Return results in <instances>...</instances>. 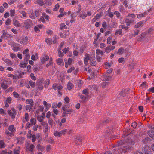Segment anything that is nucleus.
Here are the masks:
<instances>
[{"label": "nucleus", "mask_w": 154, "mask_h": 154, "mask_svg": "<svg viewBox=\"0 0 154 154\" xmlns=\"http://www.w3.org/2000/svg\"><path fill=\"white\" fill-rule=\"evenodd\" d=\"M131 147L127 146H123L122 148H121L118 150H115V149H114V152L113 151V154H121L122 153V151H123L124 153L128 151L129 150L131 149Z\"/></svg>", "instance_id": "1"}, {"label": "nucleus", "mask_w": 154, "mask_h": 154, "mask_svg": "<svg viewBox=\"0 0 154 154\" xmlns=\"http://www.w3.org/2000/svg\"><path fill=\"white\" fill-rule=\"evenodd\" d=\"M124 53L126 57H128L130 55V53L128 51L124 49H119L117 54L119 55L122 54Z\"/></svg>", "instance_id": "2"}, {"label": "nucleus", "mask_w": 154, "mask_h": 154, "mask_svg": "<svg viewBox=\"0 0 154 154\" xmlns=\"http://www.w3.org/2000/svg\"><path fill=\"white\" fill-rule=\"evenodd\" d=\"M53 88L55 90H57L58 93L61 95V93L60 92V90L62 88V87L60 85L57 84H54L53 85Z\"/></svg>", "instance_id": "3"}, {"label": "nucleus", "mask_w": 154, "mask_h": 154, "mask_svg": "<svg viewBox=\"0 0 154 154\" xmlns=\"http://www.w3.org/2000/svg\"><path fill=\"white\" fill-rule=\"evenodd\" d=\"M125 20L127 26L130 25L131 23L134 24V20L132 19L130 17H128V16L125 17Z\"/></svg>", "instance_id": "4"}, {"label": "nucleus", "mask_w": 154, "mask_h": 154, "mask_svg": "<svg viewBox=\"0 0 154 154\" xmlns=\"http://www.w3.org/2000/svg\"><path fill=\"white\" fill-rule=\"evenodd\" d=\"M2 82H1V85L2 88L6 89L8 88L7 82H8V79H3L1 80Z\"/></svg>", "instance_id": "5"}, {"label": "nucleus", "mask_w": 154, "mask_h": 154, "mask_svg": "<svg viewBox=\"0 0 154 154\" xmlns=\"http://www.w3.org/2000/svg\"><path fill=\"white\" fill-rule=\"evenodd\" d=\"M43 126V131L45 133H47L49 131V126L48 124L45 122H42L41 123Z\"/></svg>", "instance_id": "6"}, {"label": "nucleus", "mask_w": 154, "mask_h": 154, "mask_svg": "<svg viewBox=\"0 0 154 154\" xmlns=\"http://www.w3.org/2000/svg\"><path fill=\"white\" fill-rule=\"evenodd\" d=\"M96 54H97V61L100 62L102 59V58H101L100 56H99V55L100 54L101 56H102L103 55V52L100 50L97 49L96 50Z\"/></svg>", "instance_id": "7"}, {"label": "nucleus", "mask_w": 154, "mask_h": 154, "mask_svg": "<svg viewBox=\"0 0 154 154\" xmlns=\"http://www.w3.org/2000/svg\"><path fill=\"white\" fill-rule=\"evenodd\" d=\"M35 147V146L33 144L28 143L27 144L26 148L27 149L28 151L32 152L33 151Z\"/></svg>", "instance_id": "8"}, {"label": "nucleus", "mask_w": 154, "mask_h": 154, "mask_svg": "<svg viewBox=\"0 0 154 154\" xmlns=\"http://www.w3.org/2000/svg\"><path fill=\"white\" fill-rule=\"evenodd\" d=\"M64 60L65 63V66L66 68H67L69 66H71L73 62V60L71 58H69L68 60L65 59Z\"/></svg>", "instance_id": "9"}, {"label": "nucleus", "mask_w": 154, "mask_h": 154, "mask_svg": "<svg viewBox=\"0 0 154 154\" xmlns=\"http://www.w3.org/2000/svg\"><path fill=\"white\" fill-rule=\"evenodd\" d=\"M129 90L128 88H125L122 89L119 94L120 96L124 97L126 96V94H128Z\"/></svg>", "instance_id": "10"}, {"label": "nucleus", "mask_w": 154, "mask_h": 154, "mask_svg": "<svg viewBox=\"0 0 154 154\" xmlns=\"http://www.w3.org/2000/svg\"><path fill=\"white\" fill-rule=\"evenodd\" d=\"M32 24V21L29 19H27L25 21L24 26L25 28L28 29L30 27Z\"/></svg>", "instance_id": "11"}, {"label": "nucleus", "mask_w": 154, "mask_h": 154, "mask_svg": "<svg viewBox=\"0 0 154 154\" xmlns=\"http://www.w3.org/2000/svg\"><path fill=\"white\" fill-rule=\"evenodd\" d=\"M49 59V57L48 56L45 55L44 57H42L41 58V61L42 63L44 64L45 62L47 61Z\"/></svg>", "instance_id": "12"}, {"label": "nucleus", "mask_w": 154, "mask_h": 154, "mask_svg": "<svg viewBox=\"0 0 154 154\" xmlns=\"http://www.w3.org/2000/svg\"><path fill=\"white\" fill-rule=\"evenodd\" d=\"M108 75L106 74L103 75L102 79L104 81H109L111 79V77Z\"/></svg>", "instance_id": "13"}, {"label": "nucleus", "mask_w": 154, "mask_h": 154, "mask_svg": "<svg viewBox=\"0 0 154 154\" xmlns=\"http://www.w3.org/2000/svg\"><path fill=\"white\" fill-rule=\"evenodd\" d=\"M29 119V114L28 113H26L24 115V117L23 119V123H25L26 122H28Z\"/></svg>", "instance_id": "14"}, {"label": "nucleus", "mask_w": 154, "mask_h": 154, "mask_svg": "<svg viewBox=\"0 0 154 154\" xmlns=\"http://www.w3.org/2000/svg\"><path fill=\"white\" fill-rule=\"evenodd\" d=\"M90 57L88 54H86L85 57L84 58V62L85 64H87L89 60L90 61Z\"/></svg>", "instance_id": "15"}, {"label": "nucleus", "mask_w": 154, "mask_h": 154, "mask_svg": "<svg viewBox=\"0 0 154 154\" xmlns=\"http://www.w3.org/2000/svg\"><path fill=\"white\" fill-rule=\"evenodd\" d=\"M26 103L31 105V107H33V102L32 99H27L26 100Z\"/></svg>", "instance_id": "16"}, {"label": "nucleus", "mask_w": 154, "mask_h": 154, "mask_svg": "<svg viewBox=\"0 0 154 154\" xmlns=\"http://www.w3.org/2000/svg\"><path fill=\"white\" fill-rule=\"evenodd\" d=\"M57 63L59 65L63 64L64 62L63 59L62 58H58L56 60Z\"/></svg>", "instance_id": "17"}, {"label": "nucleus", "mask_w": 154, "mask_h": 154, "mask_svg": "<svg viewBox=\"0 0 154 154\" xmlns=\"http://www.w3.org/2000/svg\"><path fill=\"white\" fill-rule=\"evenodd\" d=\"M74 87V85L70 82H68L67 85V88L69 90H70Z\"/></svg>", "instance_id": "18"}, {"label": "nucleus", "mask_w": 154, "mask_h": 154, "mask_svg": "<svg viewBox=\"0 0 154 154\" xmlns=\"http://www.w3.org/2000/svg\"><path fill=\"white\" fill-rule=\"evenodd\" d=\"M8 129L12 133L15 131V129L14 128V126L13 125H10L8 128Z\"/></svg>", "instance_id": "19"}, {"label": "nucleus", "mask_w": 154, "mask_h": 154, "mask_svg": "<svg viewBox=\"0 0 154 154\" xmlns=\"http://www.w3.org/2000/svg\"><path fill=\"white\" fill-rule=\"evenodd\" d=\"M8 114L9 115L12 119H14L15 117V115L16 114L12 112L11 110H9L8 111Z\"/></svg>", "instance_id": "20"}, {"label": "nucleus", "mask_w": 154, "mask_h": 154, "mask_svg": "<svg viewBox=\"0 0 154 154\" xmlns=\"http://www.w3.org/2000/svg\"><path fill=\"white\" fill-rule=\"evenodd\" d=\"M13 24L16 27H19L21 26V25L19 23V22L16 20H13Z\"/></svg>", "instance_id": "21"}, {"label": "nucleus", "mask_w": 154, "mask_h": 154, "mask_svg": "<svg viewBox=\"0 0 154 154\" xmlns=\"http://www.w3.org/2000/svg\"><path fill=\"white\" fill-rule=\"evenodd\" d=\"M146 35V34L145 33H143L141 34L140 36H138L137 38V40L141 41L144 38V36Z\"/></svg>", "instance_id": "22"}, {"label": "nucleus", "mask_w": 154, "mask_h": 154, "mask_svg": "<svg viewBox=\"0 0 154 154\" xmlns=\"http://www.w3.org/2000/svg\"><path fill=\"white\" fill-rule=\"evenodd\" d=\"M146 35V34L145 33H143L141 34L140 36H138L137 38V40L141 41L144 38V36Z\"/></svg>", "instance_id": "23"}, {"label": "nucleus", "mask_w": 154, "mask_h": 154, "mask_svg": "<svg viewBox=\"0 0 154 154\" xmlns=\"http://www.w3.org/2000/svg\"><path fill=\"white\" fill-rule=\"evenodd\" d=\"M24 138L22 137H19L17 138V143L18 144H21L23 143Z\"/></svg>", "instance_id": "24"}, {"label": "nucleus", "mask_w": 154, "mask_h": 154, "mask_svg": "<svg viewBox=\"0 0 154 154\" xmlns=\"http://www.w3.org/2000/svg\"><path fill=\"white\" fill-rule=\"evenodd\" d=\"M38 58V54L37 53H35V55L33 54L31 56V59L33 60H36Z\"/></svg>", "instance_id": "25"}, {"label": "nucleus", "mask_w": 154, "mask_h": 154, "mask_svg": "<svg viewBox=\"0 0 154 154\" xmlns=\"http://www.w3.org/2000/svg\"><path fill=\"white\" fill-rule=\"evenodd\" d=\"M37 148L38 150L42 152L44 150L45 147L42 146L38 144L37 145Z\"/></svg>", "instance_id": "26"}, {"label": "nucleus", "mask_w": 154, "mask_h": 154, "mask_svg": "<svg viewBox=\"0 0 154 154\" xmlns=\"http://www.w3.org/2000/svg\"><path fill=\"white\" fill-rule=\"evenodd\" d=\"M28 38L27 37L19 40V42H20L21 44H24L25 42H26Z\"/></svg>", "instance_id": "27"}, {"label": "nucleus", "mask_w": 154, "mask_h": 154, "mask_svg": "<svg viewBox=\"0 0 154 154\" xmlns=\"http://www.w3.org/2000/svg\"><path fill=\"white\" fill-rule=\"evenodd\" d=\"M147 13L146 12H144L143 13L139 14L137 15V17L138 18H140L141 17H144L146 16Z\"/></svg>", "instance_id": "28"}, {"label": "nucleus", "mask_w": 154, "mask_h": 154, "mask_svg": "<svg viewBox=\"0 0 154 154\" xmlns=\"http://www.w3.org/2000/svg\"><path fill=\"white\" fill-rule=\"evenodd\" d=\"M20 148L19 147H18L17 148L15 149L14 150V154H19L20 152Z\"/></svg>", "instance_id": "29"}, {"label": "nucleus", "mask_w": 154, "mask_h": 154, "mask_svg": "<svg viewBox=\"0 0 154 154\" xmlns=\"http://www.w3.org/2000/svg\"><path fill=\"white\" fill-rule=\"evenodd\" d=\"M148 134L152 139H154V131H149L148 132Z\"/></svg>", "instance_id": "30"}, {"label": "nucleus", "mask_w": 154, "mask_h": 154, "mask_svg": "<svg viewBox=\"0 0 154 154\" xmlns=\"http://www.w3.org/2000/svg\"><path fill=\"white\" fill-rule=\"evenodd\" d=\"M50 83V81L49 79H47L45 82L44 87L45 88H47L48 87V85Z\"/></svg>", "instance_id": "31"}, {"label": "nucleus", "mask_w": 154, "mask_h": 154, "mask_svg": "<svg viewBox=\"0 0 154 154\" xmlns=\"http://www.w3.org/2000/svg\"><path fill=\"white\" fill-rule=\"evenodd\" d=\"M33 69L35 72H36L38 71L39 68L38 67L37 64L35 65L33 67Z\"/></svg>", "instance_id": "32"}, {"label": "nucleus", "mask_w": 154, "mask_h": 154, "mask_svg": "<svg viewBox=\"0 0 154 154\" xmlns=\"http://www.w3.org/2000/svg\"><path fill=\"white\" fill-rule=\"evenodd\" d=\"M29 83L32 88H34L35 86V83L32 80L30 81Z\"/></svg>", "instance_id": "33"}, {"label": "nucleus", "mask_w": 154, "mask_h": 154, "mask_svg": "<svg viewBox=\"0 0 154 154\" xmlns=\"http://www.w3.org/2000/svg\"><path fill=\"white\" fill-rule=\"evenodd\" d=\"M27 63H23V62H21L19 64V66L21 68H25L26 67Z\"/></svg>", "instance_id": "34"}, {"label": "nucleus", "mask_w": 154, "mask_h": 154, "mask_svg": "<svg viewBox=\"0 0 154 154\" xmlns=\"http://www.w3.org/2000/svg\"><path fill=\"white\" fill-rule=\"evenodd\" d=\"M30 121L32 125H35L36 124V120L34 118H32L30 119Z\"/></svg>", "instance_id": "35"}, {"label": "nucleus", "mask_w": 154, "mask_h": 154, "mask_svg": "<svg viewBox=\"0 0 154 154\" xmlns=\"http://www.w3.org/2000/svg\"><path fill=\"white\" fill-rule=\"evenodd\" d=\"M44 119V117L42 116H39L37 118V119L39 122H42Z\"/></svg>", "instance_id": "36"}, {"label": "nucleus", "mask_w": 154, "mask_h": 154, "mask_svg": "<svg viewBox=\"0 0 154 154\" xmlns=\"http://www.w3.org/2000/svg\"><path fill=\"white\" fill-rule=\"evenodd\" d=\"M5 144L2 140H0V147L1 148H4L5 146Z\"/></svg>", "instance_id": "37"}, {"label": "nucleus", "mask_w": 154, "mask_h": 154, "mask_svg": "<svg viewBox=\"0 0 154 154\" xmlns=\"http://www.w3.org/2000/svg\"><path fill=\"white\" fill-rule=\"evenodd\" d=\"M31 131L30 130L28 131V133L27 134V138L29 139L31 138L32 136V134L31 133Z\"/></svg>", "instance_id": "38"}, {"label": "nucleus", "mask_w": 154, "mask_h": 154, "mask_svg": "<svg viewBox=\"0 0 154 154\" xmlns=\"http://www.w3.org/2000/svg\"><path fill=\"white\" fill-rule=\"evenodd\" d=\"M142 24L143 22L142 21H140L139 23H137L136 25H135L134 27L136 28H139L141 26V25H142Z\"/></svg>", "instance_id": "39"}, {"label": "nucleus", "mask_w": 154, "mask_h": 154, "mask_svg": "<svg viewBox=\"0 0 154 154\" xmlns=\"http://www.w3.org/2000/svg\"><path fill=\"white\" fill-rule=\"evenodd\" d=\"M53 134L55 136H58L59 137H60L61 136L60 134V132H58V131H54Z\"/></svg>", "instance_id": "40"}, {"label": "nucleus", "mask_w": 154, "mask_h": 154, "mask_svg": "<svg viewBox=\"0 0 154 154\" xmlns=\"http://www.w3.org/2000/svg\"><path fill=\"white\" fill-rule=\"evenodd\" d=\"M9 35L8 34L7 32H4L3 33L2 35L1 36V38H2L3 37H6V38H8L9 36Z\"/></svg>", "instance_id": "41"}, {"label": "nucleus", "mask_w": 154, "mask_h": 154, "mask_svg": "<svg viewBox=\"0 0 154 154\" xmlns=\"http://www.w3.org/2000/svg\"><path fill=\"white\" fill-rule=\"evenodd\" d=\"M67 130L66 129H64L60 131V134L61 136L63 135H64L66 133Z\"/></svg>", "instance_id": "42"}, {"label": "nucleus", "mask_w": 154, "mask_h": 154, "mask_svg": "<svg viewBox=\"0 0 154 154\" xmlns=\"http://www.w3.org/2000/svg\"><path fill=\"white\" fill-rule=\"evenodd\" d=\"M13 95L14 97L15 98H18L19 97V95L16 92L14 91L13 93Z\"/></svg>", "instance_id": "43"}, {"label": "nucleus", "mask_w": 154, "mask_h": 154, "mask_svg": "<svg viewBox=\"0 0 154 154\" xmlns=\"http://www.w3.org/2000/svg\"><path fill=\"white\" fill-rule=\"evenodd\" d=\"M118 61L119 63H124L125 62V60L124 58L121 57L118 59Z\"/></svg>", "instance_id": "44"}, {"label": "nucleus", "mask_w": 154, "mask_h": 154, "mask_svg": "<svg viewBox=\"0 0 154 154\" xmlns=\"http://www.w3.org/2000/svg\"><path fill=\"white\" fill-rule=\"evenodd\" d=\"M60 29L61 30L63 29H66L67 26L64 23H62L60 24Z\"/></svg>", "instance_id": "45"}, {"label": "nucleus", "mask_w": 154, "mask_h": 154, "mask_svg": "<svg viewBox=\"0 0 154 154\" xmlns=\"http://www.w3.org/2000/svg\"><path fill=\"white\" fill-rule=\"evenodd\" d=\"M58 56L60 57H62L63 56V53L60 50H59L58 52Z\"/></svg>", "instance_id": "46"}, {"label": "nucleus", "mask_w": 154, "mask_h": 154, "mask_svg": "<svg viewBox=\"0 0 154 154\" xmlns=\"http://www.w3.org/2000/svg\"><path fill=\"white\" fill-rule=\"evenodd\" d=\"M45 42L48 44H51L52 40L50 38H46L45 40Z\"/></svg>", "instance_id": "47"}, {"label": "nucleus", "mask_w": 154, "mask_h": 154, "mask_svg": "<svg viewBox=\"0 0 154 154\" xmlns=\"http://www.w3.org/2000/svg\"><path fill=\"white\" fill-rule=\"evenodd\" d=\"M30 76L31 79L33 80H35L36 79V77L34 76V74L32 73L30 74Z\"/></svg>", "instance_id": "48"}, {"label": "nucleus", "mask_w": 154, "mask_h": 154, "mask_svg": "<svg viewBox=\"0 0 154 154\" xmlns=\"http://www.w3.org/2000/svg\"><path fill=\"white\" fill-rule=\"evenodd\" d=\"M31 138H32V141L33 142H34L35 141L36 139V136L33 134L32 135Z\"/></svg>", "instance_id": "49"}, {"label": "nucleus", "mask_w": 154, "mask_h": 154, "mask_svg": "<svg viewBox=\"0 0 154 154\" xmlns=\"http://www.w3.org/2000/svg\"><path fill=\"white\" fill-rule=\"evenodd\" d=\"M37 2L41 6H42L44 4L43 1L42 0H37Z\"/></svg>", "instance_id": "50"}, {"label": "nucleus", "mask_w": 154, "mask_h": 154, "mask_svg": "<svg viewBox=\"0 0 154 154\" xmlns=\"http://www.w3.org/2000/svg\"><path fill=\"white\" fill-rule=\"evenodd\" d=\"M75 68L74 67H72L68 70L67 72L69 73H71L72 71L75 70Z\"/></svg>", "instance_id": "51"}, {"label": "nucleus", "mask_w": 154, "mask_h": 154, "mask_svg": "<svg viewBox=\"0 0 154 154\" xmlns=\"http://www.w3.org/2000/svg\"><path fill=\"white\" fill-rule=\"evenodd\" d=\"M94 60H91L90 59V64L92 66H94L95 65L96 61Z\"/></svg>", "instance_id": "52"}, {"label": "nucleus", "mask_w": 154, "mask_h": 154, "mask_svg": "<svg viewBox=\"0 0 154 154\" xmlns=\"http://www.w3.org/2000/svg\"><path fill=\"white\" fill-rule=\"evenodd\" d=\"M51 104H47L46 106H45V110L46 111L48 110L51 107Z\"/></svg>", "instance_id": "53"}, {"label": "nucleus", "mask_w": 154, "mask_h": 154, "mask_svg": "<svg viewBox=\"0 0 154 154\" xmlns=\"http://www.w3.org/2000/svg\"><path fill=\"white\" fill-rule=\"evenodd\" d=\"M11 97H9L7 98L6 102L9 103H11Z\"/></svg>", "instance_id": "54"}, {"label": "nucleus", "mask_w": 154, "mask_h": 154, "mask_svg": "<svg viewBox=\"0 0 154 154\" xmlns=\"http://www.w3.org/2000/svg\"><path fill=\"white\" fill-rule=\"evenodd\" d=\"M59 7V5L58 4H56L55 6V7L54 8L53 11H56L58 9Z\"/></svg>", "instance_id": "55"}, {"label": "nucleus", "mask_w": 154, "mask_h": 154, "mask_svg": "<svg viewBox=\"0 0 154 154\" xmlns=\"http://www.w3.org/2000/svg\"><path fill=\"white\" fill-rule=\"evenodd\" d=\"M128 17H130L132 19L134 20V19L136 17L135 15L134 14H128Z\"/></svg>", "instance_id": "56"}, {"label": "nucleus", "mask_w": 154, "mask_h": 154, "mask_svg": "<svg viewBox=\"0 0 154 154\" xmlns=\"http://www.w3.org/2000/svg\"><path fill=\"white\" fill-rule=\"evenodd\" d=\"M137 126V124L136 122H134L132 123L131 126L134 128H136Z\"/></svg>", "instance_id": "57"}, {"label": "nucleus", "mask_w": 154, "mask_h": 154, "mask_svg": "<svg viewBox=\"0 0 154 154\" xmlns=\"http://www.w3.org/2000/svg\"><path fill=\"white\" fill-rule=\"evenodd\" d=\"M10 15L11 17L14 16V14L15 13V11L14 10H10Z\"/></svg>", "instance_id": "58"}, {"label": "nucleus", "mask_w": 154, "mask_h": 154, "mask_svg": "<svg viewBox=\"0 0 154 154\" xmlns=\"http://www.w3.org/2000/svg\"><path fill=\"white\" fill-rule=\"evenodd\" d=\"M122 29H120L119 30H117L116 31L115 33V35H117L118 34L119 35H121L122 33Z\"/></svg>", "instance_id": "59"}, {"label": "nucleus", "mask_w": 154, "mask_h": 154, "mask_svg": "<svg viewBox=\"0 0 154 154\" xmlns=\"http://www.w3.org/2000/svg\"><path fill=\"white\" fill-rule=\"evenodd\" d=\"M66 112L67 113V114H71L73 110L72 109H66Z\"/></svg>", "instance_id": "60"}, {"label": "nucleus", "mask_w": 154, "mask_h": 154, "mask_svg": "<svg viewBox=\"0 0 154 154\" xmlns=\"http://www.w3.org/2000/svg\"><path fill=\"white\" fill-rule=\"evenodd\" d=\"M57 103L56 102H54L53 103L52 105V107L53 108H56L57 107Z\"/></svg>", "instance_id": "61"}, {"label": "nucleus", "mask_w": 154, "mask_h": 154, "mask_svg": "<svg viewBox=\"0 0 154 154\" xmlns=\"http://www.w3.org/2000/svg\"><path fill=\"white\" fill-rule=\"evenodd\" d=\"M32 107H31V105H27L25 106V109L26 110H29L32 109Z\"/></svg>", "instance_id": "62"}, {"label": "nucleus", "mask_w": 154, "mask_h": 154, "mask_svg": "<svg viewBox=\"0 0 154 154\" xmlns=\"http://www.w3.org/2000/svg\"><path fill=\"white\" fill-rule=\"evenodd\" d=\"M145 154H150L151 151H150V149L148 148L146 150H145Z\"/></svg>", "instance_id": "63"}, {"label": "nucleus", "mask_w": 154, "mask_h": 154, "mask_svg": "<svg viewBox=\"0 0 154 154\" xmlns=\"http://www.w3.org/2000/svg\"><path fill=\"white\" fill-rule=\"evenodd\" d=\"M34 30L36 32H40V30L39 28L37 26H35L34 27Z\"/></svg>", "instance_id": "64"}]
</instances>
